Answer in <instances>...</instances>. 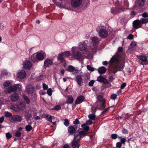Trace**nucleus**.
Wrapping results in <instances>:
<instances>
[{
    "label": "nucleus",
    "mask_w": 148,
    "mask_h": 148,
    "mask_svg": "<svg viewBox=\"0 0 148 148\" xmlns=\"http://www.w3.org/2000/svg\"><path fill=\"white\" fill-rule=\"evenodd\" d=\"M119 58L118 56H114L109 61L110 68L109 69L110 73L115 74L120 68L119 66Z\"/></svg>",
    "instance_id": "f257e3e1"
},
{
    "label": "nucleus",
    "mask_w": 148,
    "mask_h": 148,
    "mask_svg": "<svg viewBox=\"0 0 148 148\" xmlns=\"http://www.w3.org/2000/svg\"><path fill=\"white\" fill-rule=\"evenodd\" d=\"M21 86L20 84H15L12 86H11L8 89V92L9 93H11L12 92L16 91L17 90L19 91H21Z\"/></svg>",
    "instance_id": "f03ea898"
},
{
    "label": "nucleus",
    "mask_w": 148,
    "mask_h": 148,
    "mask_svg": "<svg viewBox=\"0 0 148 148\" xmlns=\"http://www.w3.org/2000/svg\"><path fill=\"white\" fill-rule=\"evenodd\" d=\"M125 9V8L123 7H112L111 9V11L113 14L115 15L124 11Z\"/></svg>",
    "instance_id": "7ed1b4c3"
},
{
    "label": "nucleus",
    "mask_w": 148,
    "mask_h": 148,
    "mask_svg": "<svg viewBox=\"0 0 148 148\" xmlns=\"http://www.w3.org/2000/svg\"><path fill=\"white\" fill-rule=\"evenodd\" d=\"M87 133L84 131H81L78 134H75L73 140L79 142L81 138L87 135Z\"/></svg>",
    "instance_id": "20e7f679"
},
{
    "label": "nucleus",
    "mask_w": 148,
    "mask_h": 148,
    "mask_svg": "<svg viewBox=\"0 0 148 148\" xmlns=\"http://www.w3.org/2000/svg\"><path fill=\"white\" fill-rule=\"evenodd\" d=\"M99 36L102 38H105L107 37L108 35V32L106 29H101L99 31H98Z\"/></svg>",
    "instance_id": "39448f33"
},
{
    "label": "nucleus",
    "mask_w": 148,
    "mask_h": 148,
    "mask_svg": "<svg viewBox=\"0 0 148 148\" xmlns=\"http://www.w3.org/2000/svg\"><path fill=\"white\" fill-rule=\"evenodd\" d=\"M53 60L47 58L44 62V67L46 68L47 67L53 65Z\"/></svg>",
    "instance_id": "423d86ee"
},
{
    "label": "nucleus",
    "mask_w": 148,
    "mask_h": 148,
    "mask_svg": "<svg viewBox=\"0 0 148 148\" xmlns=\"http://www.w3.org/2000/svg\"><path fill=\"white\" fill-rule=\"evenodd\" d=\"M76 79L77 83L79 86H80L82 85L83 83V79L82 75H78L76 77Z\"/></svg>",
    "instance_id": "0eeeda50"
},
{
    "label": "nucleus",
    "mask_w": 148,
    "mask_h": 148,
    "mask_svg": "<svg viewBox=\"0 0 148 148\" xmlns=\"http://www.w3.org/2000/svg\"><path fill=\"white\" fill-rule=\"evenodd\" d=\"M140 21L139 20H136L134 21L133 23V25L134 28L137 29L141 27L142 26Z\"/></svg>",
    "instance_id": "6e6552de"
},
{
    "label": "nucleus",
    "mask_w": 148,
    "mask_h": 148,
    "mask_svg": "<svg viewBox=\"0 0 148 148\" xmlns=\"http://www.w3.org/2000/svg\"><path fill=\"white\" fill-rule=\"evenodd\" d=\"M17 77L20 79H23L26 76V72L23 70H20L17 73Z\"/></svg>",
    "instance_id": "1a4fd4ad"
},
{
    "label": "nucleus",
    "mask_w": 148,
    "mask_h": 148,
    "mask_svg": "<svg viewBox=\"0 0 148 148\" xmlns=\"http://www.w3.org/2000/svg\"><path fill=\"white\" fill-rule=\"evenodd\" d=\"M79 50L83 51L84 52H87L88 51L87 45L85 43L82 42L79 45Z\"/></svg>",
    "instance_id": "9d476101"
},
{
    "label": "nucleus",
    "mask_w": 148,
    "mask_h": 148,
    "mask_svg": "<svg viewBox=\"0 0 148 148\" xmlns=\"http://www.w3.org/2000/svg\"><path fill=\"white\" fill-rule=\"evenodd\" d=\"M82 0H72L71 5L74 7L79 6L82 3Z\"/></svg>",
    "instance_id": "9b49d317"
},
{
    "label": "nucleus",
    "mask_w": 148,
    "mask_h": 148,
    "mask_svg": "<svg viewBox=\"0 0 148 148\" xmlns=\"http://www.w3.org/2000/svg\"><path fill=\"white\" fill-rule=\"evenodd\" d=\"M145 2V0H136L135 5L136 7L141 8L144 6Z\"/></svg>",
    "instance_id": "f8f14e48"
},
{
    "label": "nucleus",
    "mask_w": 148,
    "mask_h": 148,
    "mask_svg": "<svg viewBox=\"0 0 148 148\" xmlns=\"http://www.w3.org/2000/svg\"><path fill=\"white\" fill-rule=\"evenodd\" d=\"M11 119L14 121L21 122L22 118L19 115H14L12 116Z\"/></svg>",
    "instance_id": "ddd939ff"
},
{
    "label": "nucleus",
    "mask_w": 148,
    "mask_h": 148,
    "mask_svg": "<svg viewBox=\"0 0 148 148\" xmlns=\"http://www.w3.org/2000/svg\"><path fill=\"white\" fill-rule=\"evenodd\" d=\"M97 81L100 82H103L105 84H107L108 83V81L103 76L101 75L97 77Z\"/></svg>",
    "instance_id": "4468645a"
},
{
    "label": "nucleus",
    "mask_w": 148,
    "mask_h": 148,
    "mask_svg": "<svg viewBox=\"0 0 148 148\" xmlns=\"http://www.w3.org/2000/svg\"><path fill=\"white\" fill-rule=\"evenodd\" d=\"M32 63L31 62L27 61L23 63V68L26 70L29 69L32 67Z\"/></svg>",
    "instance_id": "2eb2a0df"
},
{
    "label": "nucleus",
    "mask_w": 148,
    "mask_h": 148,
    "mask_svg": "<svg viewBox=\"0 0 148 148\" xmlns=\"http://www.w3.org/2000/svg\"><path fill=\"white\" fill-rule=\"evenodd\" d=\"M76 130L75 128L72 126H70L68 128V132L71 135L75 134Z\"/></svg>",
    "instance_id": "dca6fc26"
},
{
    "label": "nucleus",
    "mask_w": 148,
    "mask_h": 148,
    "mask_svg": "<svg viewBox=\"0 0 148 148\" xmlns=\"http://www.w3.org/2000/svg\"><path fill=\"white\" fill-rule=\"evenodd\" d=\"M67 71L69 72H74L75 74L77 73L78 71V69H76L73 66L70 65L68 66Z\"/></svg>",
    "instance_id": "f3484780"
},
{
    "label": "nucleus",
    "mask_w": 148,
    "mask_h": 148,
    "mask_svg": "<svg viewBox=\"0 0 148 148\" xmlns=\"http://www.w3.org/2000/svg\"><path fill=\"white\" fill-rule=\"evenodd\" d=\"M71 143V146L73 148H79L80 146L79 142L73 140Z\"/></svg>",
    "instance_id": "a211bd4d"
},
{
    "label": "nucleus",
    "mask_w": 148,
    "mask_h": 148,
    "mask_svg": "<svg viewBox=\"0 0 148 148\" xmlns=\"http://www.w3.org/2000/svg\"><path fill=\"white\" fill-rule=\"evenodd\" d=\"M97 98L98 100L101 101L102 103L101 107L103 108H104L105 106V99L103 98V97L101 95H99L97 96Z\"/></svg>",
    "instance_id": "6ab92c4d"
},
{
    "label": "nucleus",
    "mask_w": 148,
    "mask_h": 148,
    "mask_svg": "<svg viewBox=\"0 0 148 148\" xmlns=\"http://www.w3.org/2000/svg\"><path fill=\"white\" fill-rule=\"evenodd\" d=\"M84 97L82 96H80L78 97L77 99L75 104H78L82 103L84 99Z\"/></svg>",
    "instance_id": "aec40b11"
},
{
    "label": "nucleus",
    "mask_w": 148,
    "mask_h": 148,
    "mask_svg": "<svg viewBox=\"0 0 148 148\" xmlns=\"http://www.w3.org/2000/svg\"><path fill=\"white\" fill-rule=\"evenodd\" d=\"M73 55L75 58L79 59L81 56L82 55L78 51H75L73 52Z\"/></svg>",
    "instance_id": "412c9836"
},
{
    "label": "nucleus",
    "mask_w": 148,
    "mask_h": 148,
    "mask_svg": "<svg viewBox=\"0 0 148 148\" xmlns=\"http://www.w3.org/2000/svg\"><path fill=\"white\" fill-rule=\"evenodd\" d=\"M36 59L39 60H42L44 59V56L42 53L37 52L36 53Z\"/></svg>",
    "instance_id": "4be33fe9"
},
{
    "label": "nucleus",
    "mask_w": 148,
    "mask_h": 148,
    "mask_svg": "<svg viewBox=\"0 0 148 148\" xmlns=\"http://www.w3.org/2000/svg\"><path fill=\"white\" fill-rule=\"evenodd\" d=\"M19 99V96L18 94L15 93L11 97V99L13 101H16Z\"/></svg>",
    "instance_id": "5701e85b"
},
{
    "label": "nucleus",
    "mask_w": 148,
    "mask_h": 148,
    "mask_svg": "<svg viewBox=\"0 0 148 148\" xmlns=\"http://www.w3.org/2000/svg\"><path fill=\"white\" fill-rule=\"evenodd\" d=\"M106 71V69L104 66H101L99 67L98 69V71L100 74L104 73Z\"/></svg>",
    "instance_id": "b1692460"
},
{
    "label": "nucleus",
    "mask_w": 148,
    "mask_h": 148,
    "mask_svg": "<svg viewBox=\"0 0 148 148\" xmlns=\"http://www.w3.org/2000/svg\"><path fill=\"white\" fill-rule=\"evenodd\" d=\"M10 108L16 112H18L20 110L19 106L17 105H14L11 106Z\"/></svg>",
    "instance_id": "393cba45"
},
{
    "label": "nucleus",
    "mask_w": 148,
    "mask_h": 148,
    "mask_svg": "<svg viewBox=\"0 0 148 148\" xmlns=\"http://www.w3.org/2000/svg\"><path fill=\"white\" fill-rule=\"evenodd\" d=\"M92 42L95 44H98L100 41V39L97 37H94L91 38Z\"/></svg>",
    "instance_id": "a878e982"
},
{
    "label": "nucleus",
    "mask_w": 148,
    "mask_h": 148,
    "mask_svg": "<svg viewBox=\"0 0 148 148\" xmlns=\"http://www.w3.org/2000/svg\"><path fill=\"white\" fill-rule=\"evenodd\" d=\"M68 97V98L66 101V103L68 104L72 103L73 101V97L72 96H69Z\"/></svg>",
    "instance_id": "bb28decb"
},
{
    "label": "nucleus",
    "mask_w": 148,
    "mask_h": 148,
    "mask_svg": "<svg viewBox=\"0 0 148 148\" xmlns=\"http://www.w3.org/2000/svg\"><path fill=\"white\" fill-rule=\"evenodd\" d=\"M3 85L5 88L8 89L11 85V83L8 81H6L4 83Z\"/></svg>",
    "instance_id": "cd10ccee"
},
{
    "label": "nucleus",
    "mask_w": 148,
    "mask_h": 148,
    "mask_svg": "<svg viewBox=\"0 0 148 148\" xmlns=\"http://www.w3.org/2000/svg\"><path fill=\"white\" fill-rule=\"evenodd\" d=\"M63 54L62 53L59 54L58 58V60L60 61L61 62H65L64 58L63 57Z\"/></svg>",
    "instance_id": "c85d7f7f"
},
{
    "label": "nucleus",
    "mask_w": 148,
    "mask_h": 148,
    "mask_svg": "<svg viewBox=\"0 0 148 148\" xmlns=\"http://www.w3.org/2000/svg\"><path fill=\"white\" fill-rule=\"evenodd\" d=\"M23 98L24 100L27 104H29L30 103V99L28 98L25 95H23Z\"/></svg>",
    "instance_id": "c756f323"
},
{
    "label": "nucleus",
    "mask_w": 148,
    "mask_h": 148,
    "mask_svg": "<svg viewBox=\"0 0 148 148\" xmlns=\"http://www.w3.org/2000/svg\"><path fill=\"white\" fill-rule=\"evenodd\" d=\"M140 21L142 24H145L148 23V18H142Z\"/></svg>",
    "instance_id": "7c9ffc66"
},
{
    "label": "nucleus",
    "mask_w": 148,
    "mask_h": 148,
    "mask_svg": "<svg viewBox=\"0 0 148 148\" xmlns=\"http://www.w3.org/2000/svg\"><path fill=\"white\" fill-rule=\"evenodd\" d=\"M140 59L143 62H145L147 60V58L144 56H140Z\"/></svg>",
    "instance_id": "2f4dec72"
},
{
    "label": "nucleus",
    "mask_w": 148,
    "mask_h": 148,
    "mask_svg": "<svg viewBox=\"0 0 148 148\" xmlns=\"http://www.w3.org/2000/svg\"><path fill=\"white\" fill-rule=\"evenodd\" d=\"M62 53L63 54V56L65 57H69L71 55V53L69 51H66Z\"/></svg>",
    "instance_id": "473e14b6"
},
{
    "label": "nucleus",
    "mask_w": 148,
    "mask_h": 148,
    "mask_svg": "<svg viewBox=\"0 0 148 148\" xmlns=\"http://www.w3.org/2000/svg\"><path fill=\"white\" fill-rule=\"evenodd\" d=\"M19 108L20 109V110L24 109L25 107V104L24 103H21L19 106Z\"/></svg>",
    "instance_id": "72a5a7b5"
},
{
    "label": "nucleus",
    "mask_w": 148,
    "mask_h": 148,
    "mask_svg": "<svg viewBox=\"0 0 148 148\" xmlns=\"http://www.w3.org/2000/svg\"><path fill=\"white\" fill-rule=\"evenodd\" d=\"M88 117L89 119L92 120H95V119L96 116L94 114H89L88 116Z\"/></svg>",
    "instance_id": "f704fd0d"
},
{
    "label": "nucleus",
    "mask_w": 148,
    "mask_h": 148,
    "mask_svg": "<svg viewBox=\"0 0 148 148\" xmlns=\"http://www.w3.org/2000/svg\"><path fill=\"white\" fill-rule=\"evenodd\" d=\"M26 119L27 120H29V118L31 117L32 115L28 112H26L25 114Z\"/></svg>",
    "instance_id": "c9c22d12"
},
{
    "label": "nucleus",
    "mask_w": 148,
    "mask_h": 148,
    "mask_svg": "<svg viewBox=\"0 0 148 148\" xmlns=\"http://www.w3.org/2000/svg\"><path fill=\"white\" fill-rule=\"evenodd\" d=\"M25 128L26 131L29 132L32 130V127L30 125H28L26 126Z\"/></svg>",
    "instance_id": "e433bc0d"
},
{
    "label": "nucleus",
    "mask_w": 148,
    "mask_h": 148,
    "mask_svg": "<svg viewBox=\"0 0 148 148\" xmlns=\"http://www.w3.org/2000/svg\"><path fill=\"white\" fill-rule=\"evenodd\" d=\"M55 117L54 116H50L48 118V121L52 123H53L54 125H55L56 124V122H53L52 121V119H55Z\"/></svg>",
    "instance_id": "4c0bfd02"
},
{
    "label": "nucleus",
    "mask_w": 148,
    "mask_h": 148,
    "mask_svg": "<svg viewBox=\"0 0 148 148\" xmlns=\"http://www.w3.org/2000/svg\"><path fill=\"white\" fill-rule=\"evenodd\" d=\"M64 124L66 126H68L69 125V122L68 119H65L64 120Z\"/></svg>",
    "instance_id": "58836bf2"
},
{
    "label": "nucleus",
    "mask_w": 148,
    "mask_h": 148,
    "mask_svg": "<svg viewBox=\"0 0 148 148\" xmlns=\"http://www.w3.org/2000/svg\"><path fill=\"white\" fill-rule=\"evenodd\" d=\"M45 78V76L43 75H40L37 77V80L38 81L44 79Z\"/></svg>",
    "instance_id": "ea45409f"
},
{
    "label": "nucleus",
    "mask_w": 148,
    "mask_h": 148,
    "mask_svg": "<svg viewBox=\"0 0 148 148\" xmlns=\"http://www.w3.org/2000/svg\"><path fill=\"white\" fill-rule=\"evenodd\" d=\"M15 136L17 137H20L21 135V133L19 131H17L15 133Z\"/></svg>",
    "instance_id": "a19ab883"
},
{
    "label": "nucleus",
    "mask_w": 148,
    "mask_h": 148,
    "mask_svg": "<svg viewBox=\"0 0 148 148\" xmlns=\"http://www.w3.org/2000/svg\"><path fill=\"white\" fill-rule=\"evenodd\" d=\"M119 138L121 139V143L123 144H124L126 140L125 138H123L121 137H119Z\"/></svg>",
    "instance_id": "79ce46f5"
},
{
    "label": "nucleus",
    "mask_w": 148,
    "mask_h": 148,
    "mask_svg": "<svg viewBox=\"0 0 148 148\" xmlns=\"http://www.w3.org/2000/svg\"><path fill=\"white\" fill-rule=\"evenodd\" d=\"M87 68L88 70L91 71H94V68L90 66L89 65H88L87 66Z\"/></svg>",
    "instance_id": "37998d69"
},
{
    "label": "nucleus",
    "mask_w": 148,
    "mask_h": 148,
    "mask_svg": "<svg viewBox=\"0 0 148 148\" xmlns=\"http://www.w3.org/2000/svg\"><path fill=\"white\" fill-rule=\"evenodd\" d=\"M5 116L6 117H9L10 116H12V114L8 112H6L5 113Z\"/></svg>",
    "instance_id": "c03bdc74"
},
{
    "label": "nucleus",
    "mask_w": 148,
    "mask_h": 148,
    "mask_svg": "<svg viewBox=\"0 0 148 148\" xmlns=\"http://www.w3.org/2000/svg\"><path fill=\"white\" fill-rule=\"evenodd\" d=\"M61 109V107L60 106H55L52 109V110H58Z\"/></svg>",
    "instance_id": "a18cd8bd"
},
{
    "label": "nucleus",
    "mask_w": 148,
    "mask_h": 148,
    "mask_svg": "<svg viewBox=\"0 0 148 148\" xmlns=\"http://www.w3.org/2000/svg\"><path fill=\"white\" fill-rule=\"evenodd\" d=\"M6 136L8 139H10L12 137V135L10 133L8 132L6 134Z\"/></svg>",
    "instance_id": "49530a36"
},
{
    "label": "nucleus",
    "mask_w": 148,
    "mask_h": 148,
    "mask_svg": "<svg viewBox=\"0 0 148 148\" xmlns=\"http://www.w3.org/2000/svg\"><path fill=\"white\" fill-rule=\"evenodd\" d=\"M117 97V95L115 94H112L111 96V99L113 100H115Z\"/></svg>",
    "instance_id": "de8ad7c7"
},
{
    "label": "nucleus",
    "mask_w": 148,
    "mask_h": 148,
    "mask_svg": "<svg viewBox=\"0 0 148 148\" xmlns=\"http://www.w3.org/2000/svg\"><path fill=\"white\" fill-rule=\"evenodd\" d=\"M47 92L48 95L49 96L51 95L52 93L51 89V88L47 90Z\"/></svg>",
    "instance_id": "09e8293b"
},
{
    "label": "nucleus",
    "mask_w": 148,
    "mask_h": 148,
    "mask_svg": "<svg viewBox=\"0 0 148 148\" xmlns=\"http://www.w3.org/2000/svg\"><path fill=\"white\" fill-rule=\"evenodd\" d=\"M122 146L121 143L120 142H117L116 144V147L117 148H120Z\"/></svg>",
    "instance_id": "8fccbe9b"
},
{
    "label": "nucleus",
    "mask_w": 148,
    "mask_h": 148,
    "mask_svg": "<svg viewBox=\"0 0 148 148\" xmlns=\"http://www.w3.org/2000/svg\"><path fill=\"white\" fill-rule=\"evenodd\" d=\"M117 135L116 134H113L111 135V136L112 138L115 139L117 137Z\"/></svg>",
    "instance_id": "3c124183"
},
{
    "label": "nucleus",
    "mask_w": 148,
    "mask_h": 148,
    "mask_svg": "<svg viewBox=\"0 0 148 148\" xmlns=\"http://www.w3.org/2000/svg\"><path fill=\"white\" fill-rule=\"evenodd\" d=\"M79 123V120L76 119L73 122V123L75 125H77Z\"/></svg>",
    "instance_id": "603ef678"
},
{
    "label": "nucleus",
    "mask_w": 148,
    "mask_h": 148,
    "mask_svg": "<svg viewBox=\"0 0 148 148\" xmlns=\"http://www.w3.org/2000/svg\"><path fill=\"white\" fill-rule=\"evenodd\" d=\"M142 16L144 18L148 17V14L147 12H144L142 14Z\"/></svg>",
    "instance_id": "864d4df0"
},
{
    "label": "nucleus",
    "mask_w": 148,
    "mask_h": 148,
    "mask_svg": "<svg viewBox=\"0 0 148 148\" xmlns=\"http://www.w3.org/2000/svg\"><path fill=\"white\" fill-rule=\"evenodd\" d=\"M43 88L45 90H46L48 88V86L45 83H43L42 84Z\"/></svg>",
    "instance_id": "5fc2aeb1"
},
{
    "label": "nucleus",
    "mask_w": 148,
    "mask_h": 148,
    "mask_svg": "<svg viewBox=\"0 0 148 148\" xmlns=\"http://www.w3.org/2000/svg\"><path fill=\"white\" fill-rule=\"evenodd\" d=\"M126 84L125 83L122 84L121 86V89H123L126 86Z\"/></svg>",
    "instance_id": "6e6d98bb"
},
{
    "label": "nucleus",
    "mask_w": 148,
    "mask_h": 148,
    "mask_svg": "<svg viewBox=\"0 0 148 148\" xmlns=\"http://www.w3.org/2000/svg\"><path fill=\"white\" fill-rule=\"evenodd\" d=\"M94 83V81L93 80H92L89 82V85L90 86H93Z\"/></svg>",
    "instance_id": "4d7b16f0"
},
{
    "label": "nucleus",
    "mask_w": 148,
    "mask_h": 148,
    "mask_svg": "<svg viewBox=\"0 0 148 148\" xmlns=\"http://www.w3.org/2000/svg\"><path fill=\"white\" fill-rule=\"evenodd\" d=\"M92 122L90 120H88L86 121V125H90L92 124Z\"/></svg>",
    "instance_id": "13d9d810"
},
{
    "label": "nucleus",
    "mask_w": 148,
    "mask_h": 148,
    "mask_svg": "<svg viewBox=\"0 0 148 148\" xmlns=\"http://www.w3.org/2000/svg\"><path fill=\"white\" fill-rule=\"evenodd\" d=\"M122 132L124 134H127L128 133L127 130L125 129H123L122 130Z\"/></svg>",
    "instance_id": "bf43d9fd"
},
{
    "label": "nucleus",
    "mask_w": 148,
    "mask_h": 148,
    "mask_svg": "<svg viewBox=\"0 0 148 148\" xmlns=\"http://www.w3.org/2000/svg\"><path fill=\"white\" fill-rule=\"evenodd\" d=\"M136 43L135 42H132L130 44V46L132 47H134L135 46H136Z\"/></svg>",
    "instance_id": "052dcab7"
},
{
    "label": "nucleus",
    "mask_w": 148,
    "mask_h": 148,
    "mask_svg": "<svg viewBox=\"0 0 148 148\" xmlns=\"http://www.w3.org/2000/svg\"><path fill=\"white\" fill-rule=\"evenodd\" d=\"M84 130H85L86 132H88L89 130V127L88 126H86L84 128Z\"/></svg>",
    "instance_id": "680f3d73"
},
{
    "label": "nucleus",
    "mask_w": 148,
    "mask_h": 148,
    "mask_svg": "<svg viewBox=\"0 0 148 148\" xmlns=\"http://www.w3.org/2000/svg\"><path fill=\"white\" fill-rule=\"evenodd\" d=\"M128 38L131 40L133 38V35L132 34H130L127 37Z\"/></svg>",
    "instance_id": "e2e57ef3"
},
{
    "label": "nucleus",
    "mask_w": 148,
    "mask_h": 148,
    "mask_svg": "<svg viewBox=\"0 0 148 148\" xmlns=\"http://www.w3.org/2000/svg\"><path fill=\"white\" fill-rule=\"evenodd\" d=\"M4 119V116H2L0 118V123H2Z\"/></svg>",
    "instance_id": "0e129e2a"
},
{
    "label": "nucleus",
    "mask_w": 148,
    "mask_h": 148,
    "mask_svg": "<svg viewBox=\"0 0 148 148\" xmlns=\"http://www.w3.org/2000/svg\"><path fill=\"white\" fill-rule=\"evenodd\" d=\"M63 148H70V147L68 145L65 144L63 146Z\"/></svg>",
    "instance_id": "69168bd1"
},
{
    "label": "nucleus",
    "mask_w": 148,
    "mask_h": 148,
    "mask_svg": "<svg viewBox=\"0 0 148 148\" xmlns=\"http://www.w3.org/2000/svg\"><path fill=\"white\" fill-rule=\"evenodd\" d=\"M102 64L104 65H107L108 64V62L107 61H105L103 62Z\"/></svg>",
    "instance_id": "338daca9"
},
{
    "label": "nucleus",
    "mask_w": 148,
    "mask_h": 148,
    "mask_svg": "<svg viewBox=\"0 0 148 148\" xmlns=\"http://www.w3.org/2000/svg\"><path fill=\"white\" fill-rule=\"evenodd\" d=\"M123 50V49L122 47H119L118 48V51L120 52H122Z\"/></svg>",
    "instance_id": "774afa93"
}]
</instances>
